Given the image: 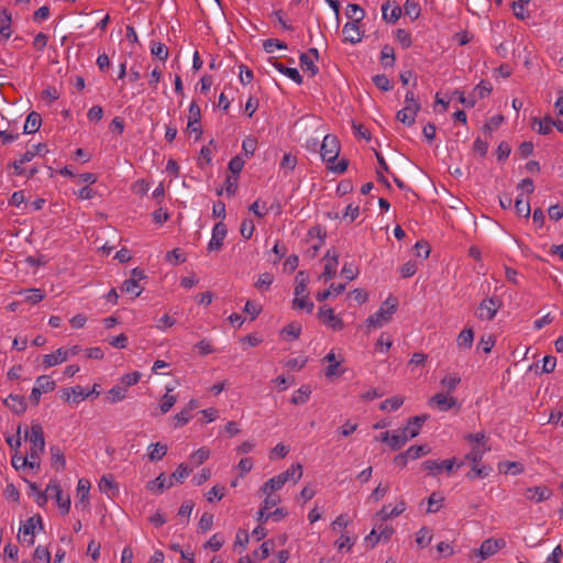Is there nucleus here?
Returning a JSON list of instances; mask_svg holds the SVG:
<instances>
[{
	"label": "nucleus",
	"mask_w": 563,
	"mask_h": 563,
	"mask_svg": "<svg viewBox=\"0 0 563 563\" xmlns=\"http://www.w3.org/2000/svg\"><path fill=\"white\" fill-rule=\"evenodd\" d=\"M340 148L339 139L333 134H327L324 136L320 148L321 157L323 162L327 163V167L336 174H343L349 167V161L345 158H341L335 164Z\"/></svg>",
	"instance_id": "obj_1"
},
{
	"label": "nucleus",
	"mask_w": 563,
	"mask_h": 563,
	"mask_svg": "<svg viewBox=\"0 0 563 563\" xmlns=\"http://www.w3.org/2000/svg\"><path fill=\"white\" fill-rule=\"evenodd\" d=\"M25 438L31 442L27 459L22 460L21 465H27L30 468L40 470V455L45 449V439L42 427L38 423L31 426L30 433H25Z\"/></svg>",
	"instance_id": "obj_2"
},
{
	"label": "nucleus",
	"mask_w": 563,
	"mask_h": 563,
	"mask_svg": "<svg viewBox=\"0 0 563 563\" xmlns=\"http://www.w3.org/2000/svg\"><path fill=\"white\" fill-rule=\"evenodd\" d=\"M397 307H398L397 298L388 297L383 302V305L380 306L378 311L371 314L366 319L365 324H366L367 330L369 331L375 328H380L385 323L389 322L393 318V314L396 312Z\"/></svg>",
	"instance_id": "obj_3"
},
{
	"label": "nucleus",
	"mask_w": 563,
	"mask_h": 563,
	"mask_svg": "<svg viewBox=\"0 0 563 563\" xmlns=\"http://www.w3.org/2000/svg\"><path fill=\"white\" fill-rule=\"evenodd\" d=\"M319 321L334 331L344 329L343 320L334 313V310L327 305L319 308L317 313Z\"/></svg>",
	"instance_id": "obj_4"
},
{
	"label": "nucleus",
	"mask_w": 563,
	"mask_h": 563,
	"mask_svg": "<svg viewBox=\"0 0 563 563\" xmlns=\"http://www.w3.org/2000/svg\"><path fill=\"white\" fill-rule=\"evenodd\" d=\"M46 492L56 499L60 514L63 516L67 515L70 510L71 501L69 495H63V489L60 485L56 481H52L47 485Z\"/></svg>",
	"instance_id": "obj_5"
},
{
	"label": "nucleus",
	"mask_w": 563,
	"mask_h": 563,
	"mask_svg": "<svg viewBox=\"0 0 563 563\" xmlns=\"http://www.w3.org/2000/svg\"><path fill=\"white\" fill-rule=\"evenodd\" d=\"M500 306L497 297L486 298L479 303L477 317L481 320H493Z\"/></svg>",
	"instance_id": "obj_6"
},
{
	"label": "nucleus",
	"mask_w": 563,
	"mask_h": 563,
	"mask_svg": "<svg viewBox=\"0 0 563 563\" xmlns=\"http://www.w3.org/2000/svg\"><path fill=\"white\" fill-rule=\"evenodd\" d=\"M455 462H456L455 459L443 460L441 462L428 460L421 464V467L424 471L429 472L430 475L437 476L438 474L442 473L443 471H446L448 473L453 472Z\"/></svg>",
	"instance_id": "obj_7"
},
{
	"label": "nucleus",
	"mask_w": 563,
	"mask_h": 563,
	"mask_svg": "<svg viewBox=\"0 0 563 563\" xmlns=\"http://www.w3.org/2000/svg\"><path fill=\"white\" fill-rule=\"evenodd\" d=\"M325 261L324 269L320 275V278L328 282L332 279L336 275V267L339 264V253L335 250H328L327 254L323 257Z\"/></svg>",
	"instance_id": "obj_8"
},
{
	"label": "nucleus",
	"mask_w": 563,
	"mask_h": 563,
	"mask_svg": "<svg viewBox=\"0 0 563 563\" xmlns=\"http://www.w3.org/2000/svg\"><path fill=\"white\" fill-rule=\"evenodd\" d=\"M228 233L227 225L221 221L214 224L212 229V236L208 243L209 251H219L223 246V240Z\"/></svg>",
	"instance_id": "obj_9"
},
{
	"label": "nucleus",
	"mask_w": 563,
	"mask_h": 563,
	"mask_svg": "<svg viewBox=\"0 0 563 563\" xmlns=\"http://www.w3.org/2000/svg\"><path fill=\"white\" fill-rule=\"evenodd\" d=\"M421 109V104H408L396 113V119L407 126L416 122V117Z\"/></svg>",
	"instance_id": "obj_10"
},
{
	"label": "nucleus",
	"mask_w": 563,
	"mask_h": 563,
	"mask_svg": "<svg viewBox=\"0 0 563 563\" xmlns=\"http://www.w3.org/2000/svg\"><path fill=\"white\" fill-rule=\"evenodd\" d=\"M504 547L505 541L503 539H486L482 542L481 548L478 549V555L482 560H485Z\"/></svg>",
	"instance_id": "obj_11"
},
{
	"label": "nucleus",
	"mask_w": 563,
	"mask_h": 563,
	"mask_svg": "<svg viewBox=\"0 0 563 563\" xmlns=\"http://www.w3.org/2000/svg\"><path fill=\"white\" fill-rule=\"evenodd\" d=\"M37 526L43 529L42 518L40 515L30 517L20 529L24 540H26V536H30V539L27 540L29 545L34 543V533Z\"/></svg>",
	"instance_id": "obj_12"
},
{
	"label": "nucleus",
	"mask_w": 563,
	"mask_h": 563,
	"mask_svg": "<svg viewBox=\"0 0 563 563\" xmlns=\"http://www.w3.org/2000/svg\"><path fill=\"white\" fill-rule=\"evenodd\" d=\"M552 496V490L542 485L536 487H529L525 492V497L534 503H541L548 500Z\"/></svg>",
	"instance_id": "obj_13"
},
{
	"label": "nucleus",
	"mask_w": 563,
	"mask_h": 563,
	"mask_svg": "<svg viewBox=\"0 0 563 563\" xmlns=\"http://www.w3.org/2000/svg\"><path fill=\"white\" fill-rule=\"evenodd\" d=\"M199 407L198 401L196 399L189 400V402L185 406V408L176 413L173 419L175 420V428L183 427L188 423L191 419V411Z\"/></svg>",
	"instance_id": "obj_14"
},
{
	"label": "nucleus",
	"mask_w": 563,
	"mask_h": 563,
	"mask_svg": "<svg viewBox=\"0 0 563 563\" xmlns=\"http://www.w3.org/2000/svg\"><path fill=\"white\" fill-rule=\"evenodd\" d=\"M323 362H328L329 365L324 371V375L327 378H331L334 376H341L344 373V369H341L342 361H338L336 356L333 352L328 353L323 357Z\"/></svg>",
	"instance_id": "obj_15"
},
{
	"label": "nucleus",
	"mask_w": 563,
	"mask_h": 563,
	"mask_svg": "<svg viewBox=\"0 0 563 563\" xmlns=\"http://www.w3.org/2000/svg\"><path fill=\"white\" fill-rule=\"evenodd\" d=\"M4 405L16 415H23L27 408L26 399L22 395L11 394L4 400Z\"/></svg>",
	"instance_id": "obj_16"
},
{
	"label": "nucleus",
	"mask_w": 563,
	"mask_h": 563,
	"mask_svg": "<svg viewBox=\"0 0 563 563\" xmlns=\"http://www.w3.org/2000/svg\"><path fill=\"white\" fill-rule=\"evenodd\" d=\"M344 41L356 44L362 41L363 35L360 32L357 22H346L343 26Z\"/></svg>",
	"instance_id": "obj_17"
},
{
	"label": "nucleus",
	"mask_w": 563,
	"mask_h": 563,
	"mask_svg": "<svg viewBox=\"0 0 563 563\" xmlns=\"http://www.w3.org/2000/svg\"><path fill=\"white\" fill-rule=\"evenodd\" d=\"M89 481L84 478L79 479L77 485V494L79 496V500L76 503L77 508L81 506L82 509H86L89 506Z\"/></svg>",
	"instance_id": "obj_18"
},
{
	"label": "nucleus",
	"mask_w": 563,
	"mask_h": 563,
	"mask_svg": "<svg viewBox=\"0 0 563 563\" xmlns=\"http://www.w3.org/2000/svg\"><path fill=\"white\" fill-rule=\"evenodd\" d=\"M428 418H429L428 415L411 417L408 420L407 426L404 429L408 432L409 437L416 438L419 434L421 427L423 426V423L427 421Z\"/></svg>",
	"instance_id": "obj_19"
},
{
	"label": "nucleus",
	"mask_w": 563,
	"mask_h": 563,
	"mask_svg": "<svg viewBox=\"0 0 563 563\" xmlns=\"http://www.w3.org/2000/svg\"><path fill=\"white\" fill-rule=\"evenodd\" d=\"M406 510V503L400 500L393 509H389L387 506H384L377 514L383 521H387L394 517L400 516Z\"/></svg>",
	"instance_id": "obj_20"
},
{
	"label": "nucleus",
	"mask_w": 563,
	"mask_h": 563,
	"mask_svg": "<svg viewBox=\"0 0 563 563\" xmlns=\"http://www.w3.org/2000/svg\"><path fill=\"white\" fill-rule=\"evenodd\" d=\"M11 21L12 16L8 9L0 10V38L3 41L9 40L11 36Z\"/></svg>",
	"instance_id": "obj_21"
},
{
	"label": "nucleus",
	"mask_w": 563,
	"mask_h": 563,
	"mask_svg": "<svg viewBox=\"0 0 563 563\" xmlns=\"http://www.w3.org/2000/svg\"><path fill=\"white\" fill-rule=\"evenodd\" d=\"M432 404H435V406L441 410V411H448L450 410L451 408H453L454 406L457 405V401L454 397H449L442 393L440 394H437L434 395L431 400H430Z\"/></svg>",
	"instance_id": "obj_22"
},
{
	"label": "nucleus",
	"mask_w": 563,
	"mask_h": 563,
	"mask_svg": "<svg viewBox=\"0 0 563 563\" xmlns=\"http://www.w3.org/2000/svg\"><path fill=\"white\" fill-rule=\"evenodd\" d=\"M273 58L269 59V62L272 63V65L282 74H284L285 76H287L288 78H290L291 80H294L296 84L298 85H301L302 84V76L299 74L298 69L297 68H290V67H286L285 65H283L282 63L277 62V60H272Z\"/></svg>",
	"instance_id": "obj_23"
},
{
	"label": "nucleus",
	"mask_w": 563,
	"mask_h": 563,
	"mask_svg": "<svg viewBox=\"0 0 563 563\" xmlns=\"http://www.w3.org/2000/svg\"><path fill=\"white\" fill-rule=\"evenodd\" d=\"M68 358V351L64 349H57L55 353L46 354L43 357V364L45 367H52L59 363L65 362Z\"/></svg>",
	"instance_id": "obj_24"
},
{
	"label": "nucleus",
	"mask_w": 563,
	"mask_h": 563,
	"mask_svg": "<svg viewBox=\"0 0 563 563\" xmlns=\"http://www.w3.org/2000/svg\"><path fill=\"white\" fill-rule=\"evenodd\" d=\"M41 124H42V118H41L40 113H37L35 111H32L26 117V121H25V124H24V128H23V132L25 134L35 133V132H37L40 130Z\"/></svg>",
	"instance_id": "obj_25"
},
{
	"label": "nucleus",
	"mask_w": 563,
	"mask_h": 563,
	"mask_svg": "<svg viewBox=\"0 0 563 563\" xmlns=\"http://www.w3.org/2000/svg\"><path fill=\"white\" fill-rule=\"evenodd\" d=\"M533 128L538 125L537 132L541 135H548L552 132L553 119L550 115H545L542 120L533 117L531 119Z\"/></svg>",
	"instance_id": "obj_26"
},
{
	"label": "nucleus",
	"mask_w": 563,
	"mask_h": 563,
	"mask_svg": "<svg viewBox=\"0 0 563 563\" xmlns=\"http://www.w3.org/2000/svg\"><path fill=\"white\" fill-rule=\"evenodd\" d=\"M390 7V2L386 1L382 5V13H383V20L387 23H396L400 15H401V9L399 5H395L390 12H388V9Z\"/></svg>",
	"instance_id": "obj_27"
},
{
	"label": "nucleus",
	"mask_w": 563,
	"mask_h": 563,
	"mask_svg": "<svg viewBox=\"0 0 563 563\" xmlns=\"http://www.w3.org/2000/svg\"><path fill=\"white\" fill-rule=\"evenodd\" d=\"M190 472L191 470L185 463L179 464L176 471L168 478L166 487L170 488L174 483H183V481L190 474Z\"/></svg>",
	"instance_id": "obj_28"
},
{
	"label": "nucleus",
	"mask_w": 563,
	"mask_h": 563,
	"mask_svg": "<svg viewBox=\"0 0 563 563\" xmlns=\"http://www.w3.org/2000/svg\"><path fill=\"white\" fill-rule=\"evenodd\" d=\"M409 439H412L409 437L408 432L402 428L398 429L396 433L391 434L390 439V449L393 451H397L401 449Z\"/></svg>",
	"instance_id": "obj_29"
},
{
	"label": "nucleus",
	"mask_w": 563,
	"mask_h": 563,
	"mask_svg": "<svg viewBox=\"0 0 563 563\" xmlns=\"http://www.w3.org/2000/svg\"><path fill=\"white\" fill-rule=\"evenodd\" d=\"M49 453L52 456V466L56 471L64 470L65 465H66V460H65V455H64L63 451L60 450V448L57 445H53L49 449Z\"/></svg>",
	"instance_id": "obj_30"
},
{
	"label": "nucleus",
	"mask_w": 563,
	"mask_h": 563,
	"mask_svg": "<svg viewBox=\"0 0 563 563\" xmlns=\"http://www.w3.org/2000/svg\"><path fill=\"white\" fill-rule=\"evenodd\" d=\"M168 448L166 444H163L161 442L152 443L148 446V459L152 462L162 460L167 454Z\"/></svg>",
	"instance_id": "obj_31"
},
{
	"label": "nucleus",
	"mask_w": 563,
	"mask_h": 563,
	"mask_svg": "<svg viewBox=\"0 0 563 563\" xmlns=\"http://www.w3.org/2000/svg\"><path fill=\"white\" fill-rule=\"evenodd\" d=\"M474 341V331L472 328H465L460 332L456 344L461 349H471Z\"/></svg>",
	"instance_id": "obj_32"
},
{
	"label": "nucleus",
	"mask_w": 563,
	"mask_h": 563,
	"mask_svg": "<svg viewBox=\"0 0 563 563\" xmlns=\"http://www.w3.org/2000/svg\"><path fill=\"white\" fill-rule=\"evenodd\" d=\"M173 390H174L173 387H169V386L166 387V394L162 397L161 404H159V409H161L162 415L167 413L177 401L176 396L170 395V393Z\"/></svg>",
	"instance_id": "obj_33"
},
{
	"label": "nucleus",
	"mask_w": 563,
	"mask_h": 563,
	"mask_svg": "<svg viewBox=\"0 0 563 563\" xmlns=\"http://www.w3.org/2000/svg\"><path fill=\"white\" fill-rule=\"evenodd\" d=\"M345 15L351 22L360 23L365 18V11L358 4L351 3L346 7Z\"/></svg>",
	"instance_id": "obj_34"
},
{
	"label": "nucleus",
	"mask_w": 563,
	"mask_h": 563,
	"mask_svg": "<svg viewBox=\"0 0 563 563\" xmlns=\"http://www.w3.org/2000/svg\"><path fill=\"white\" fill-rule=\"evenodd\" d=\"M345 290V284H331L330 288L323 291H319L316 295V299L320 302L327 300L331 294H334L335 296L341 295Z\"/></svg>",
	"instance_id": "obj_35"
},
{
	"label": "nucleus",
	"mask_w": 563,
	"mask_h": 563,
	"mask_svg": "<svg viewBox=\"0 0 563 563\" xmlns=\"http://www.w3.org/2000/svg\"><path fill=\"white\" fill-rule=\"evenodd\" d=\"M295 296H301L307 292V285L309 283V277L303 271H299L295 278Z\"/></svg>",
	"instance_id": "obj_36"
},
{
	"label": "nucleus",
	"mask_w": 563,
	"mask_h": 563,
	"mask_svg": "<svg viewBox=\"0 0 563 563\" xmlns=\"http://www.w3.org/2000/svg\"><path fill=\"white\" fill-rule=\"evenodd\" d=\"M280 475L286 482L294 481L297 483L302 476V465L299 463L294 464L288 470L280 473Z\"/></svg>",
	"instance_id": "obj_37"
},
{
	"label": "nucleus",
	"mask_w": 563,
	"mask_h": 563,
	"mask_svg": "<svg viewBox=\"0 0 563 563\" xmlns=\"http://www.w3.org/2000/svg\"><path fill=\"white\" fill-rule=\"evenodd\" d=\"M395 52L394 48L386 44L380 51V62L384 67H393L395 65Z\"/></svg>",
	"instance_id": "obj_38"
},
{
	"label": "nucleus",
	"mask_w": 563,
	"mask_h": 563,
	"mask_svg": "<svg viewBox=\"0 0 563 563\" xmlns=\"http://www.w3.org/2000/svg\"><path fill=\"white\" fill-rule=\"evenodd\" d=\"M287 482L282 477L280 474L268 479L262 487L264 494L280 489Z\"/></svg>",
	"instance_id": "obj_39"
},
{
	"label": "nucleus",
	"mask_w": 563,
	"mask_h": 563,
	"mask_svg": "<svg viewBox=\"0 0 563 563\" xmlns=\"http://www.w3.org/2000/svg\"><path fill=\"white\" fill-rule=\"evenodd\" d=\"M168 483V479L165 477V474H159L155 479L148 482L146 484V488L148 490L154 492L155 494L163 493L164 488H167L166 485Z\"/></svg>",
	"instance_id": "obj_40"
},
{
	"label": "nucleus",
	"mask_w": 563,
	"mask_h": 563,
	"mask_svg": "<svg viewBox=\"0 0 563 563\" xmlns=\"http://www.w3.org/2000/svg\"><path fill=\"white\" fill-rule=\"evenodd\" d=\"M294 309H306L308 313H312L314 305L312 301L308 300V294L301 296H295L292 300Z\"/></svg>",
	"instance_id": "obj_41"
},
{
	"label": "nucleus",
	"mask_w": 563,
	"mask_h": 563,
	"mask_svg": "<svg viewBox=\"0 0 563 563\" xmlns=\"http://www.w3.org/2000/svg\"><path fill=\"white\" fill-rule=\"evenodd\" d=\"M492 472L489 466H479V464H473L472 470L466 474V478L474 481L476 478H485Z\"/></svg>",
	"instance_id": "obj_42"
},
{
	"label": "nucleus",
	"mask_w": 563,
	"mask_h": 563,
	"mask_svg": "<svg viewBox=\"0 0 563 563\" xmlns=\"http://www.w3.org/2000/svg\"><path fill=\"white\" fill-rule=\"evenodd\" d=\"M35 387L40 388L41 393H49L56 388V383L49 376L42 375L36 378Z\"/></svg>",
	"instance_id": "obj_43"
},
{
	"label": "nucleus",
	"mask_w": 563,
	"mask_h": 563,
	"mask_svg": "<svg viewBox=\"0 0 563 563\" xmlns=\"http://www.w3.org/2000/svg\"><path fill=\"white\" fill-rule=\"evenodd\" d=\"M99 488L101 492L108 495H115L118 493V486L110 476H102L99 482Z\"/></svg>",
	"instance_id": "obj_44"
},
{
	"label": "nucleus",
	"mask_w": 563,
	"mask_h": 563,
	"mask_svg": "<svg viewBox=\"0 0 563 563\" xmlns=\"http://www.w3.org/2000/svg\"><path fill=\"white\" fill-rule=\"evenodd\" d=\"M311 394V389L309 386H301L291 397V402L294 405H302L308 401Z\"/></svg>",
	"instance_id": "obj_45"
},
{
	"label": "nucleus",
	"mask_w": 563,
	"mask_h": 563,
	"mask_svg": "<svg viewBox=\"0 0 563 563\" xmlns=\"http://www.w3.org/2000/svg\"><path fill=\"white\" fill-rule=\"evenodd\" d=\"M121 290L123 292L133 294L134 298H136L142 294L143 287L140 286L136 279H128L123 283Z\"/></svg>",
	"instance_id": "obj_46"
},
{
	"label": "nucleus",
	"mask_w": 563,
	"mask_h": 563,
	"mask_svg": "<svg viewBox=\"0 0 563 563\" xmlns=\"http://www.w3.org/2000/svg\"><path fill=\"white\" fill-rule=\"evenodd\" d=\"M299 60L303 70L309 71L311 77L319 73V68L314 65L313 60L308 56V54L301 53Z\"/></svg>",
	"instance_id": "obj_47"
},
{
	"label": "nucleus",
	"mask_w": 563,
	"mask_h": 563,
	"mask_svg": "<svg viewBox=\"0 0 563 563\" xmlns=\"http://www.w3.org/2000/svg\"><path fill=\"white\" fill-rule=\"evenodd\" d=\"M515 209H516L517 216L523 217L526 219H528L530 217V212H531L530 203H529V201H523L521 195L518 196L516 199Z\"/></svg>",
	"instance_id": "obj_48"
},
{
	"label": "nucleus",
	"mask_w": 563,
	"mask_h": 563,
	"mask_svg": "<svg viewBox=\"0 0 563 563\" xmlns=\"http://www.w3.org/2000/svg\"><path fill=\"white\" fill-rule=\"evenodd\" d=\"M25 294L26 295H25L24 301L29 305H36V303L41 302L45 297L44 291L41 289H37V288L27 289V290H25Z\"/></svg>",
	"instance_id": "obj_49"
},
{
	"label": "nucleus",
	"mask_w": 563,
	"mask_h": 563,
	"mask_svg": "<svg viewBox=\"0 0 563 563\" xmlns=\"http://www.w3.org/2000/svg\"><path fill=\"white\" fill-rule=\"evenodd\" d=\"M201 120V110L196 101H192L189 106L188 110V122L189 126L194 124H199Z\"/></svg>",
	"instance_id": "obj_50"
},
{
	"label": "nucleus",
	"mask_w": 563,
	"mask_h": 563,
	"mask_svg": "<svg viewBox=\"0 0 563 563\" xmlns=\"http://www.w3.org/2000/svg\"><path fill=\"white\" fill-rule=\"evenodd\" d=\"M432 540V532L429 528L422 527L418 533L416 542L419 547L426 548L431 543Z\"/></svg>",
	"instance_id": "obj_51"
},
{
	"label": "nucleus",
	"mask_w": 563,
	"mask_h": 563,
	"mask_svg": "<svg viewBox=\"0 0 563 563\" xmlns=\"http://www.w3.org/2000/svg\"><path fill=\"white\" fill-rule=\"evenodd\" d=\"M493 90L492 84L489 81L482 80L475 88L472 95H474L477 99L486 98Z\"/></svg>",
	"instance_id": "obj_52"
},
{
	"label": "nucleus",
	"mask_w": 563,
	"mask_h": 563,
	"mask_svg": "<svg viewBox=\"0 0 563 563\" xmlns=\"http://www.w3.org/2000/svg\"><path fill=\"white\" fill-rule=\"evenodd\" d=\"M404 404V397L401 396H395L389 399L384 400L379 408L380 410H397L399 409Z\"/></svg>",
	"instance_id": "obj_53"
},
{
	"label": "nucleus",
	"mask_w": 563,
	"mask_h": 563,
	"mask_svg": "<svg viewBox=\"0 0 563 563\" xmlns=\"http://www.w3.org/2000/svg\"><path fill=\"white\" fill-rule=\"evenodd\" d=\"M430 453V448L428 445H412L407 450V455L409 459L417 460L423 455Z\"/></svg>",
	"instance_id": "obj_54"
},
{
	"label": "nucleus",
	"mask_w": 563,
	"mask_h": 563,
	"mask_svg": "<svg viewBox=\"0 0 563 563\" xmlns=\"http://www.w3.org/2000/svg\"><path fill=\"white\" fill-rule=\"evenodd\" d=\"M223 544L224 538L219 533H216L203 544V548L217 552L222 548Z\"/></svg>",
	"instance_id": "obj_55"
},
{
	"label": "nucleus",
	"mask_w": 563,
	"mask_h": 563,
	"mask_svg": "<svg viewBox=\"0 0 563 563\" xmlns=\"http://www.w3.org/2000/svg\"><path fill=\"white\" fill-rule=\"evenodd\" d=\"M151 53L159 58L161 60H166L168 58V48L163 43H152Z\"/></svg>",
	"instance_id": "obj_56"
},
{
	"label": "nucleus",
	"mask_w": 563,
	"mask_h": 563,
	"mask_svg": "<svg viewBox=\"0 0 563 563\" xmlns=\"http://www.w3.org/2000/svg\"><path fill=\"white\" fill-rule=\"evenodd\" d=\"M274 282V276L271 273H263L260 275L255 283L258 290H267Z\"/></svg>",
	"instance_id": "obj_57"
},
{
	"label": "nucleus",
	"mask_w": 563,
	"mask_h": 563,
	"mask_svg": "<svg viewBox=\"0 0 563 563\" xmlns=\"http://www.w3.org/2000/svg\"><path fill=\"white\" fill-rule=\"evenodd\" d=\"M257 147V140L254 136H247L242 142V148L246 156H252Z\"/></svg>",
	"instance_id": "obj_58"
},
{
	"label": "nucleus",
	"mask_w": 563,
	"mask_h": 563,
	"mask_svg": "<svg viewBox=\"0 0 563 563\" xmlns=\"http://www.w3.org/2000/svg\"><path fill=\"white\" fill-rule=\"evenodd\" d=\"M263 47L266 53H273L274 48L286 49L287 44L278 38H267L263 42Z\"/></svg>",
	"instance_id": "obj_59"
},
{
	"label": "nucleus",
	"mask_w": 563,
	"mask_h": 563,
	"mask_svg": "<svg viewBox=\"0 0 563 563\" xmlns=\"http://www.w3.org/2000/svg\"><path fill=\"white\" fill-rule=\"evenodd\" d=\"M34 560L37 563H51V553L47 548L38 545L34 551Z\"/></svg>",
	"instance_id": "obj_60"
},
{
	"label": "nucleus",
	"mask_w": 563,
	"mask_h": 563,
	"mask_svg": "<svg viewBox=\"0 0 563 563\" xmlns=\"http://www.w3.org/2000/svg\"><path fill=\"white\" fill-rule=\"evenodd\" d=\"M372 80L374 85L383 91H388L393 88L391 82L386 75H375Z\"/></svg>",
	"instance_id": "obj_61"
},
{
	"label": "nucleus",
	"mask_w": 563,
	"mask_h": 563,
	"mask_svg": "<svg viewBox=\"0 0 563 563\" xmlns=\"http://www.w3.org/2000/svg\"><path fill=\"white\" fill-rule=\"evenodd\" d=\"M396 40L401 44L404 48H408L411 46V35L404 29H397L395 32Z\"/></svg>",
	"instance_id": "obj_62"
},
{
	"label": "nucleus",
	"mask_w": 563,
	"mask_h": 563,
	"mask_svg": "<svg viewBox=\"0 0 563 563\" xmlns=\"http://www.w3.org/2000/svg\"><path fill=\"white\" fill-rule=\"evenodd\" d=\"M244 167V161L240 156H234L229 162L228 168L235 176L239 177Z\"/></svg>",
	"instance_id": "obj_63"
},
{
	"label": "nucleus",
	"mask_w": 563,
	"mask_h": 563,
	"mask_svg": "<svg viewBox=\"0 0 563 563\" xmlns=\"http://www.w3.org/2000/svg\"><path fill=\"white\" fill-rule=\"evenodd\" d=\"M254 230L255 224L252 220L245 219L242 221L240 232L244 239L250 240L253 235Z\"/></svg>",
	"instance_id": "obj_64"
}]
</instances>
